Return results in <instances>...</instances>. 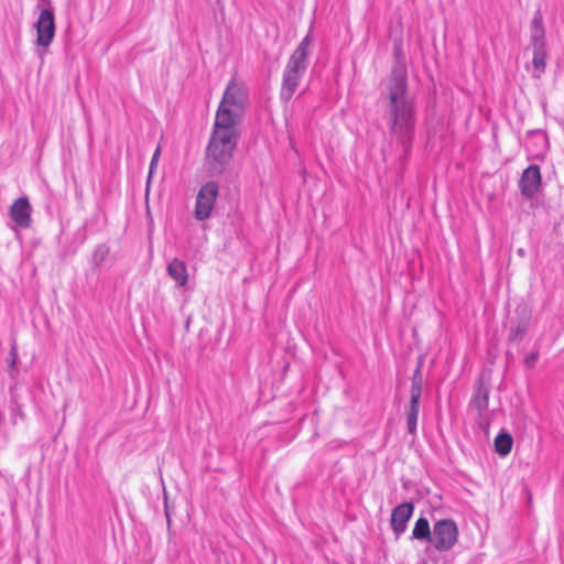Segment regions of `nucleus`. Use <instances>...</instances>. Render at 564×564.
I'll return each mask as SVG.
<instances>
[{"label": "nucleus", "mask_w": 564, "mask_h": 564, "mask_svg": "<svg viewBox=\"0 0 564 564\" xmlns=\"http://www.w3.org/2000/svg\"><path fill=\"white\" fill-rule=\"evenodd\" d=\"M490 386L485 380H478L471 398V405L481 414L488 409Z\"/></svg>", "instance_id": "ddd939ff"}, {"label": "nucleus", "mask_w": 564, "mask_h": 564, "mask_svg": "<svg viewBox=\"0 0 564 564\" xmlns=\"http://www.w3.org/2000/svg\"><path fill=\"white\" fill-rule=\"evenodd\" d=\"M519 187L521 194L527 198H532L541 187V171L535 164L529 165L522 173Z\"/></svg>", "instance_id": "1a4fd4ad"}, {"label": "nucleus", "mask_w": 564, "mask_h": 564, "mask_svg": "<svg viewBox=\"0 0 564 564\" xmlns=\"http://www.w3.org/2000/svg\"><path fill=\"white\" fill-rule=\"evenodd\" d=\"M546 45L545 26L541 9H538L530 22V46Z\"/></svg>", "instance_id": "f8f14e48"}, {"label": "nucleus", "mask_w": 564, "mask_h": 564, "mask_svg": "<svg viewBox=\"0 0 564 564\" xmlns=\"http://www.w3.org/2000/svg\"><path fill=\"white\" fill-rule=\"evenodd\" d=\"M423 359L419 357L417 365L412 373L410 398L421 399L423 389V375H422Z\"/></svg>", "instance_id": "f3484780"}, {"label": "nucleus", "mask_w": 564, "mask_h": 564, "mask_svg": "<svg viewBox=\"0 0 564 564\" xmlns=\"http://www.w3.org/2000/svg\"><path fill=\"white\" fill-rule=\"evenodd\" d=\"M312 29L302 39L297 47L291 54L282 74L280 99L289 102L294 96L300 82L308 66L310 47L312 44Z\"/></svg>", "instance_id": "7ed1b4c3"}, {"label": "nucleus", "mask_w": 564, "mask_h": 564, "mask_svg": "<svg viewBox=\"0 0 564 564\" xmlns=\"http://www.w3.org/2000/svg\"><path fill=\"white\" fill-rule=\"evenodd\" d=\"M34 26L36 30L35 44L40 47L36 54L40 58H43L55 36V15L53 8L41 9Z\"/></svg>", "instance_id": "423d86ee"}, {"label": "nucleus", "mask_w": 564, "mask_h": 564, "mask_svg": "<svg viewBox=\"0 0 564 564\" xmlns=\"http://www.w3.org/2000/svg\"><path fill=\"white\" fill-rule=\"evenodd\" d=\"M530 134L536 139L538 142L542 143L543 145L546 143V138L545 135L540 132V131H536V132H530Z\"/></svg>", "instance_id": "b1692460"}, {"label": "nucleus", "mask_w": 564, "mask_h": 564, "mask_svg": "<svg viewBox=\"0 0 564 564\" xmlns=\"http://www.w3.org/2000/svg\"><path fill=\"white\" fill-rule=\"evenodd\" d=\"M532 319V310L527 304L516 308V316L510 319L508 340L520 343L527 335Z\"/></svg>", "instance_id": "6e6552de"}, {"label": "nucleus", "mask_w": 564, "mask_h": 564, "mask_svg": "<svg viewBox=\"0 0 564 564\" xmlns=\"http://www.w3.org/2000/svg\"><path fill=\"white\" fill-rule=\"evenodd\" d=\"M239 138V127L214 121L205 159L207 171L212 176L221 175L228 169Z\"/></svg>", "instance_id": "f03ea898"}, {"label": "nucleus", "mask_w": 564, "mask_h": 564, "mask_svg": "<svg viewBox=\"0 0 564 564\" xmlns=\"http://www.w3.org/2000/svg\"><path fill=\"white\" fill-rule=\"evenodd\" d=\"M248 101L246 86L235 78L230 79L216 111L215 121L239 127Z\"/></svg>", "instance_id": "20e7f679"}, {"label": "nucleus", "mask_w": 564, "mask_h": 564, "mask_svg": "<svg viewBox=\"0 0 564 564\" xmlns=\"http://www.w3.org/2000/svg\"><path fill=\"white\" fill-rule=\"evenodd\" d=\"M458 527L454 520L440 519L433 524V532L429 544L440 553L448 552L458 542Z\"/></svg>", "instance_id": "39448f33"}, {"label": "nucleus", "mask_w": 564, "mask_h": 564, "mask_svg": "<svg viewBox=\"0 0 564 564\" xmlns=\"http://www.w3.org/2000/svg\"><path fill=\"white\" fill-rule=\"evenodd\" d=\"M9 356H10L9 368L12 370V369L15 368V365H17V361H18V351H17V347L15 346L11 347Z\"/></svg>", "instance_id": "5701e85b"}, {"label": "nucleus", "mask_w": 564, "mask_h": 564, "mask_svg": "<svg viewBox=\"0 0 564 564\" xmlns=\"http://www.w3.org/2000/svg\"><path fill=\"white\" fill-rule=\"evenodd\" d=\"M160 154H161V147L158 145L153 155H152V159H151V162H150V167H149V175H148V178L150 180L153 172H154V169L158 165V161H159V158H160Z\"/></svg>", "instance_id": "412c9836"}, {"label": "nucleus", "mask_w": 564, "mask_h": 564, "mask_svg": "<svg viewBox=\"0 0 564 564\" xmlns=\"http://www.w3.org/2000/svg\"><path fill=\"white\" fill-rule=\"evenodd\" d=\"M109 254V247L105 243L98 245L93 253V262L100 265Z\"/></svg>", "instance_id": "aec40b11"}, {"label": "nucleus", "mask_w": 564, "mask_h": 564, "mask_svg": "<svg viewBox=\"0 0 564 564\" xmlns=\"http://www.w3.org/2000/svg\"><path fill=\"white\" fill-rule=\"evenodd\" d=\"M420 400L419 398H410V402L405 409L406 417V430L411 435L416 434L417 417L420 412Z\"/></svg>", "instance_id": "2eb2a0df"}, {"label": "nucleus", "mask_w": 564, "mask_h": 564, "mask_svg": "<svg viewBox=\"0 0 564 564\" xmlns=\"http://www.w3.org/2000/svg\"><path fill=\"white\" fill-rule=\"evenodd\" d=\"M219 194L218 184L209 181L199 188L194 209V217L197 220H206L210 217Z\"/></svg>", "instance_id": "0eeeda50"}, {"label": "nucleus", "mask_w": 564, "mask_h": 564, "mask_svg": "<svg viewBox=\"0 0 564 564\" xmlns=\"http://www.w3.org/2000/svg\"><path fill=\"white\" fill-rule=\"evenodd\" d=\"M532 76L534 78H540L546 69L547 45L534 46L532 47Z\"/></svg>", "instance_id": "4468645a"}, {"label": "nucleus", "mask_w": 564, "mask_h": 564, "mask_svg": "<svg viewBox=\"0 0 564 564\" xmlns=\"http://www.w3.org/2000/svg\"><path fill=\"white\" fill-rule=\"evenodd\" d=\"M414 511L412 502H403L397 506L391 512L390 524L395 538L399 539L408 528V522Z\"/></svg>", "instance_id": "9d476101"}, {"label": "nucleus", "mask_w": 564, "mask_h": 564, "mask_svg": "<svg viewBox=\"0 0 564 564\" xmlns=\"http://www.w3.org/2000/svg\"><path fill=\"white\" fill-rule=\"evenodd\" d=\"M393 54L395 63L382 91V97L387 100L386 117L389 132L408 154L416 126V100L409 91L408 72L401 44H394Z\"/></svg>", "instance_id": "f257e3e1"}, {"label": "nucleus", "mask_w": 564, "mask_h": 564, "mask_svg": "<svg viewBox=\"0 0 564 564\" xmlns=\"http://www.w3.org/2000/svg\"><path fill=\"white\" fill-rule=\"evenodd\" d=\"M12 411L15 415H20L21 417L23 416V412L19 406L13 408Z\"/></svg>", "instance_id": "a878e982"}, {"label": "nucleus", "mask_w": 564, "mask_h": 564, "mask_svg": "<svg viewBox=\"0 0 564 564\" xmlns=\"http://www.w3.org/2000/svg\"><path fill=\"white\" fill-rule=\"evenodd\" d=\"M513 440L508 433H500L495 438V449L499 455L506 456L511 452Z\"/></svg>", "instance_id": "6ab92c4d"}, {"label": "nucleus", "mask_w": 564, "mask_h": 564, "mask_svg": "<svg viewBox=\"0 0 564 564\" xmlns=\"http://www.w3.org/2000/svg\"><path fill=\"white\" fill-rule=\"evenodd\" d=\"M169 275L175 280V282H187L186 265L182 260L174 259L167 265Z\"/></svg>", "instance_id": "a211bd4d"}, {"label": "nucleus", "mask_w": 564, "mask_h": 564, "mask_svg": "<svg viewBox=\"0 0 564 564\" xmlns=\"http://www.w3.org/2000/svg\"><path fill=\"white\" fill-rule=\"evenodd\" d=\"M539 359V352L538 351H533V352H530L529 355H527L524 357V365L527 368L531 369L535 366L536 361Z\"/></svg>", "instance_id": "4be33fe9"}, {"label": "nucleus", "mask_w": 564, "mask_h": 564, "mask_svg": "<svg viewBox=\"0 0 564 564\" xmlns=\"http://www.w3.org/2000/svg\"><path fill=\"white\" fill-rule=\"evenodd\" d=\"M432 532L433 528L431 529L429 520L425 517H420L414 524L411 539L429 543Z\"/></svg>", "instance_id": "dca6fc26"}, {"label": "nucleus", "mask_w": 564, "mask_h": 564, "mask_svg": "<svg viewBox=\"0 0 564 564\" xmlns=\"http://www.w3.org/2000/svg\"><path fill=\"white\" fill-rule=\"evenodd\" d=\"M165 516H166V520H167V528L170 529L171 528V516H170L166 505H165Z\"/></svg>", "instance_id": "393cba45"}, {"label": "nucleus", "mask_w": 564, "mask_h": 564, "mask_svg": "<svg viewBox=\"0 0 564 564\" xmlns=\"http://www.w3.org/2000/svg\"><path fill=\"white\" fill-rule=\"evenodd\" d=\"M32 207L26 196L19 197L10 207L9 215L14 224L20 228L31 226Z\"/></svg>", "instance_id": "9b49d317"}]
</instances>
